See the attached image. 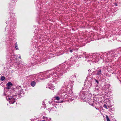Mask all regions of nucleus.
Returning <instances> with one entry per match:
<instances>
[{"mask_svg":"<svg viewBox=\"0 0 121 121\" xmlns=\"http://www.w3.org/2000/svg\"><path fill=\"white\" fill-rule=\"evenodd\" d=\"M70 52H72V50H71L70 51Z\"/></svg>","mask_w":121,"mask_h":121,"instance_id":"nucleus-12","label":"nucleus"},{"mask_svg":"<svg viewBox=\"0 0 121 121\" xmlns=\"http://www.w3.org/2000/svg\"><path fill=\"white\" fill-rule=\"evenodd\" d=\"M7 100H9V102L10 104H13L15 102V99L13 97L11 98H6Z\"/></svg>","mask_w":121,"mask_h":121,"instance_id":"nucleus-1","label":"nucleus"},{"mask_svg":"<svg viewBox=\"0 0 121 121\" xmlns=\"http://www.w3.org/2000/svg\"><path fill=\"white\" fill-rule=\"evenodd\" d=\"M5 79V78L4 76H2L1 77L0 80H1L2 81H4Z\"/></svg>","mask_w":121,"mask_h":121,"instance_id":"nucleus-5","label":"nucleus"},{"mask_svg":"<svg viewBox=\"0 0 121 121\" xmlns=\"http://www.w3.org/2000/svg\"><path fill=\"white\" fill-rule=\"evenodd\" d=\"M45 121L44 120H43V121Z\"/></svg>","mask_w":121,"mask_h":121,"instance_id":"nucleus-16","label":"nucleus"},{"mask_svg":"<svg viewBox=\"0 0 121 121\" xmlns=\"http://www.w3.org/2000/svg\"><path fill=\"white\" fill-rule=\"evenodd\" d=\"M106 117L107 119V121H110V120L107 115L106 116Z\"/></svg>","mask_w":121,"mask_h":121,"instance_id":"nucleus-7","label":"nucleus"},{"mask_svg":"<svg viewBox=\"0 0 121 121\" xmlns=\"http://www.w3.org/2000/svg\"><path fill=\"white\" fill-rule=\"evenodd\" d=\"M116 6H117V4H116Z\"/></svg>","mask_w":121,"mask_h":121,"instance_id":"nucleus-15","label":"nucleus"},{"mask_svg":"<svg viewBox=\"0 0 121 121\" xmlns=\"http://www.w3.org/2000/svg\"><path fill=\"white\" fill-rule=\"evenodd\" d=\"M15 47L16 49H17L18 48L17 46V45L16 43L15 44Z\"/></svg>","mask_w":121,"mask_h":121,"instance_id":"nucleus-8","label":"nucleus"},{"mask_svg":"<svg viewBox=\"0 0 121 121\" xmlns=\"http://www.w3.org/2000/svg\"><path fill=\"white\" fill-rule=\"evenodd\" d=\"M56 98L57 100H59V98L58 97H56Z\"/></svg>","mask_w":121,"mask_h":121,"instance_id":"nucleus-10","label":"nucleus"},{"mask_svg":"<svg viewBox=\"0 0 121 121\" xmlns=\"http://www.w3.org/2000/svg\"><path fill=\"white\" fill-rule=\"evenodd\" d=\"M101 70H100L99 71H97L96 74V75H100L101 74Z\"/></svg>","mask_w":121,"mask_h":121,"instance_id":"nucleus-4","label":"nucleus"},{"mask_svg":"<svg viewBox=\"0 0 121 121\" xmlns=\"http://www.w3.org/2000/svg\"><path fill=\"white\" fill-rule=\"evenodd\" d=\"M13 85V84L11 82H9L7 83L6 84L7 86H12Z\"/></svg>","mask_w":121,"mask_h":121,"instance_id":"nucleus-3","label":"nucleus"},{"mask_svg":"<svg viewBox=\"0 0 121 121\" xmlns=\"http://www.w3.org/2000/svg\"><path fill=\"white\" fill-rule=\"evenodd\" d=\"M96 82H97V83H98V81H97L96 80Z\"/></svg>","mask_w":121,"mask_h":121,"instance_id":"nucleus-14","label":"nucleus"},{"mask_svg":"<svg viewBox=\"0 0 121 121\" xmlns=\"http://www.w3.org/2000/svg\"><path fill=\"white\" fill-rule=\"evenodd\" d=\"M36 84V82L34 81L32 82L31 83V85L32 86H34Z\"/></svg>","mask_w":121,"mask_h":121,"instance_id":"nucleus-2","label":"nucleus"},{"mask_svg":"<svg viewBox=\"0 0 121 121\" xmlns=\"http://www.w3.org/2000/svg\"><path fill=\"white\" fill-rule=\"evenodd\" d=\"M104 107L105 108H106L107 109H108V108L107 107V105H106L105 104L104 105Z\"/></svg>","mask_w":121,"mask_h":121,"instance_id":"nucleus-11","label":"nucleus"},{"mask_svg":"<svg viewBox=\"0 0 121 121\" xmlns=\"http://www.w3.org/2000/svg\"><path fill=\"white\" fill-rule=\"evenodd\" d=\"M10 88V86H7V87H6V89H9Z\"/></svg>","mask_w":121,"mask_h":121,"instance_id":"nucleus-9","label":"nucleus"},{"mask_svg":"<svg viewBox=\"0 0 121 121\" xmlns=\"http://www.w3.org/2000/svg\"><path fill=\"white\" fill-rule=\"evenodd\" d=\"M9 91L8 92H7L6 93V94H5V96H9L10 95L9 94Z\"/></svg>","mask_w":121,"mask_h":121,"instance_id":"nucleus-6","label":"nucleus"},{"mask_svg":"<svg viewBox=\"0 0 121 121\" xmlns=\"http://www.w3.org/2000/svg\"><path fill=\"white\" fill-rule=\"evenodd\" d=\"M19 58H20V59H21V56H19Z\"/></svg>","mask_w":121,"mask_h":121,"instance_id":"nucleus-13","label":"nucleus"}]
</instances>
